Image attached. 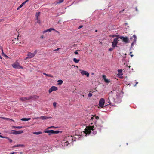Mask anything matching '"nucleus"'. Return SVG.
I'll use <instances>...</instances> for the list:
<instances>
[{
	"instance_id": "nucleus-53",
	"label": "nucleus",
	"mask_w": 154,
	"mask_h": 154,
	"mask_svg": "<svg viewBox=\"0 0 154 154\" xmlns=\"http://www.w3.org/2000/svg\"><path fill=\"white\" fill-rule=\"evenodd\" d=\"M93 119H94L93 117H91V120H93Z\"/></svg>"
},
{
	"instance_id": "nucleus-45",
	"label": "nucleus",
	"mask_w": 154,
	"mask_h": 154,
	"mask_svg": "<svg viewBox=\"0 0 154 154\" xmlns=\"http://www.w3.org/2000/svg\"><path fill=\"white\" fill-rule=\"evenodd\" d=\"M25 3H25L24 2L23 3H22L21 5H22L23 6V5H24Z\"/></svg>"
},
{
	"instance_id": "nucleus-23",
	"label": "nucleus",
	"mask_w": 154,
	"mask_h": 154,
	"mask_svg": "<svg viewBox=\"0 0 154 154\" xmlns=\"http://www.w3.org/2000/svg\"><path fill=\"white\" fill-rule=\"evenodd\" d=\"M80 60L79 59H77L75 58H74L73 59V61L76 63H77Z\"/></svg>"
},
{
	"instance_id": "nucleus-60",
	"label": "nucleus",
	"mask_w": 154,
	"mask_h": 154,
	"mask_svg": "<svg viewBox=\"0 0 154 154\" xmlns=\"http://www.w3.org/2000/svg\"><path fill=\"white\" fill-rule=\"evenodd\" d=\"M2 48V47L0 46V49H1V48Z\"/></svg>"
},
{
	"instance_id": "nucleus-31",
	"label": "nucleus",
	"mask_w": 154,
	"mask_h": 154,
	"mask_svg": "<svg viewBox=\"0 0 154 154\" xmlns=\"http://www.w3.org/2000/svg\"><path fill=\"white\" fill-rule=\"evenodd\" d=\"M53 91L52 89V88H51L49 90L48 92L49 93H50L52 92Z\"/></svg>"
},
{
	"instance_id": "nucleus-39",
	"label": "nucleus",
	"mask_w": 154,
	"mask_h": 154,
	"mask_svg": "<svg viewBox=\"0 0 154 154\" xmlns=\"http://www.w3.org/2000/svg\"><path fill=\"white\" fill-rule=\"evenodd\" d=\"M132 53V52H130V53L131 54ZM131 57H132L133 56V54H131L130 55Z\"/></svg>"
},
{
	"instance_id": "nucleus-63",
	"label": "nucleus",
	"mask_w": 154,
	"mask_h": 154,
	"mask_svg": "<svg viewBox=\"0 0 154 154\" xmlns=\"http://www.w3.org/2000/svg\"><path fill=\"white\" fill-rule=\"evenodd\" d=\"M136 10L137 11V9L136 8Z\"/></svg>"
},
{
	"instance_id": "nucleus-38",
	"label": "nucleus",
	"mask_w": 154,
	"mask_h": 154,
	"mask_svg": "<svg viewBox=\"0 0 154 154\" xmlns=\"http://www.w3.org/2000/svg\"><path fill=\"white\" fill-rule=\"evenodd\" d=\"M18 37H17V38H14L13 40H12V41H14L15 40H18Z\"/></svg>"
},
{
	"instance_id": "nucleus-12",
	"label": "nucleus",
	"mask_w": 154,
	"mask_h": 154,
	"mask_svg": "<svg viewBox=\"0 0 154 154\" xmlns=\"http://www.w3.org/2000/svg\"><path fill=\"white\" fill-rule=\"evenodd\" d=\"M45 133H47L49 135H50L51 134H53V130H46L44 131Z\"/></svg>"
},
{
	"instance_id": "nucleus-61",
	"label": "nucleus",
	"mask_w": 154,
	"mask_h": 154,
	"mask_svg": "<svg viewBox=\"0 0 154 154\" xmlns=\"http://www.w3.org/2000/svg\"><path fill=\"white\" fill-rule=\"evenodd\" d=\"M96 32H97V30H96L95 31Z\"/></svg>"
},
{
	"instance_id": "nucleus-7",
	"label": "nucleus",
	"mask_w": 154,
	"mask_h": 154,
	"mask_svg": "<svg viewBox=\"0 0 154 154\" xmlns=\"http://www.w3.org/2000/svg\"><path fill=\"white\" fill-rule=\"evenodd\" d=\"M51 117L50 116H41L40 117H37L34 118V119H41L42 120H45L51 118Z\"/></svg>"
},
{
	"instance_id": "nucleus-49",
	"label": "nucleus",
	"mask_w": 154,
	"mask_h": 154,
	"mask_svg": "<svg viewBox=\"0 0 154 154\" xmlns=\"http://www.w3.org/2000/svg\"><path fill=\"white\" fill-rule=\"evenodd\" d=\"M9 120H11V121H12V122H14V121L12 119H9Z\"/></svg>"
},
{
	"instance_id": "nucleus-48",
	"label": "nucleus",
	"mask_w": 154,
	"mask_h": 154,
	"mask_svg": "<svg viewBox=\"0 0 154 154\" xmlns=\"http://www.w3.org/2000/svg\"><path fill=\"white\" fill-rule=\"evenodd\" d=\"M29 0H26V1H25L24 2H25V3H26L27 2H28L29 1Z\"/></svg>"
},
{
	"instance_id": "nucleus-14",
	"label": "nucleus",
	"mask_w": 154,
	"mask_h": 154,
	"mask_svg": "<svg viewBox=\"0 0 154 154\" xmlns=\"http://www.w3.org/2000/svg\"><path fill=\"white\" fill-rule=\"evenodd\" d=\"M0 137L2 138H6V139H8L9 140V142L10 143H11L12 142V139L9 138H8V137H4V136H2L0 135Z\"/></svg>"
},
{
	"instance_id": "nucleus-25",
	"label": "nucleus",
	"mask_w": 154,
	"mask_h": 154,
	"mask_svg": "<svg viewBox=\"0 0 154 154\" xmlns=\"http://www.w3.org/2000/svg\"><path fill=\"white\" fill-rule=\"evenodd\" d=\"M40 12H38V13H36V15H35V16L36 17V18H37V19L38 18V17L40 15Z\"/></svg>"
},
{
	"instance_id": "nucleus-2",
	"label": "nucleus",
	"mask_w": 154,
	"mask_h": 154,
	"mask_svg": "<svg viewBox=\"0 0 154 154\" xmlns=\"http://www.w3.org/2000/svg\"><path fill=\"white\" fill-rule=\"evenodd\" d=\"M38 50H35L34 52L33 53H32L30 52H28V53L27 56L29 57V58H31L33 57L37 53Z\"/></svg>"
},
{
	"instance_id": "nucleus-17",
	"label": "nucleus",
	"mask_w": 154,
	"mask_h": 154,
	"mask_svg": "<svg viewBox=\"0 0 154 154\" xmlns=\"http://www.w3.org/2000/svg\"><path fill=\"white\" fill-rule=\"evenodd\" d=\"M31 119L30 118H24L21 119V120L24 121H28Z\"/></svg>"
},
{
	"instance_id": "nucleus-50",
	"label": "nucleus",
	"mask_w": 154,
	"mask_h": 154,
	"mask_svg": "<svg viewBox=\"0 0 154 154\" xmlns=\"http://www.w3.org/2000/svg\"><path fill=\"white\" fill-rule=\"evenodd\" d=\"M15 153L14 152H11V153L10 154H14Z\"/></svg>"
},
{
	"instance_id": "nucleus-5",
	"label": "nucleus",
	"mask_w": 154,
	"mask_h": 154,
	"mask_svg": "<svg viewBox=\"0 0 154 154\" xmlns=\"http://www.w3.org/2000/svg\"><path fill=\"white\" fill-rule=\"evenodd\" d=\"M119 38L122 39L124 42L126 43H128L129 42L128 39L127 37H124L123 36H121Z\"/></svg>"
},
{
	"instance_id": "nucleus-36",
	"label": "nucleus",
	"mask_w": 154,
	"mask_h": 154,
	"mask_svg": "<svg viewBox=\"0 0 154 154\" xmlns=\"http://www.w3.org/2000/svg\"><path fill=\"white\" fill-rule=\"evenodd\" d=\"M63 0H59L58 2V3H61L63 2Z\"/></svg>"
},
{
	"instance_id": "nucleus-54",
	"label": "nucleus",
	"mask_w": 154,
	"mask_h": 154,
	"mask_svg": "<svg viewBox=\"0 0 154 154\" xmlns=\"http://www.w3.org/2000/svg\"><path fill=\"white\" fill-rule=\"evenodd\" d=\"M112 49L110 48V49H109V51H112Z\"/></svg>"
},
{
	"instance_id": "nucleus-43",
	"label": "nucleus",
	"mask_w": 154,
	"mask_h": 154,
	"mask_svg": "<svg viewBox=\"0 0 154 154\" xmlns=\"http://www.w3.org/2000/svg\"><path fill=\"white\" fill-rule=\"evenodd\" d=\"M60 49V48H57L56 49L54 50V51H58Z\"/></svg>"
},
{
	"instance_id": "nucleus-27",
	"label": "nucleus",
	"mask_w": 154,
	"mask_h": 154,
	"mask_svg": "<svg viewBox=\"0 0 154 154\" xmlns=\"http://www.w3.org/2000/svg\"><path fill=\"white\" fill-rule=\"evenodd\" d=\"M36 20H37V21L36 22V23L40 24L41 23V21L39 20L38 19V18L37 19L36 18Z\"/></svg>"
},
{
	"instance_id": "nucleus-34",
	"label": "nucleus",
	"mask_w": 154,
	"mask_h": 154,
	"mask_svg": "<svg viewBox=\"0 0 154 154\" xmlns=\"http://www.w3.org/2000/svg\"><path fill=\"white\" fill-rule=\"evenodd\" d=\"M97 133V132L96 131H93L92 132V133L93 134H94V135H95Z\"/></svg>"
},
{
	"instance_id": "nucleus-58",
	"label": "nucleus",
	"mask_w": 154,
	"mask_h": 154,
	"mask_svg": "<svg viewBox=\"0 0 154 154\" xmlns=\"http://www.w3.org/2000/svg\"><path fill=\"white\" fill-rule=\"evenodd\" d=\"M109 104H110L111 103V102H110V101H109Z\"/></svg>"
},
{
	"instance_id": "nucleus-42",
	"label": "nucleus",
	"mask_w": 154,
	"mask_h": 154,
	"mask_svg": "<svg viewBox=\"0 0 154 154\" xmlns=\"http://www.w3.org/2000/svg\"><path fill=\"white\" fill-rule=\"evenodd\" d=\"M74 53L75 54H76V55L78 54V53L77 51H75L74 52Z\"/></svg>"
},
{
	"instance_id": "nucleus-57",
	"label": "nucleus",
	"mask_w": 154,
	"mask_h": 154,
	"mask_svg": "<svg viewBox=\"0 0 154 154\" xmlns=\"http://www.w3.org/2000/svg\"><path fill=\"white\" fill-rule=\"evenodd\" d=\"M138 83V82H136V84L135 85V86H136V85Z\"/></svg>"
},
{
	"instance_id": "nucleus-59",
	"label": "nucleus",
	"mask_w": 154,
	"mask_h": 154,
	"mask_svg": "<svg viewBox=\"0 0 154 154\" xmlns=\"http://www.w3.org/2000/svg\"><path fill=\"white\" fill-rule=\"evenodd\" d=\"M130 67H131V66H128V67H129V68H130Z\"/></svg>"
},
{
	"instance_id": "nucleus-6",
	"label": "nucleus",
	"mask_w": 154,
	"mask_h": 154,
	"mask_svg": "<svg viewBox=\"0 0 154 154\" xmlns=\"http://www.w3.org/2000/svg\"><path fill=\"white\" fill-rule=\"evenodd\" d=\"M33 98L32 96H30L29 97H22L20 98V99L22 101H25L31 99Z\"/></svg>"
},
{
	"instance_id": "nucleus-55",
	"label": "nucleus",
	"mask_w": 154,
	"mask_h": 154,
	"mask_svg": "<svg viewBox=\"0 0 154 154\" xmlns=\"http://www.w3.org/2000/svg\"><path fill=\"white\" fill-rule=\"evenodd\" d=\"M41 38H43V36H42L41 37Z\"/></svg>"
},
{
	"instance_id": "nucleus-28",
	"label": "nucleus",
	"mask_w": 154,
	"mask_h": 154,
	"mask_svg": "<svg viewBox=\"0 0 154 154\" xmlns=\"http://www.w3.org/2000/svg\"><path fill=\"white\" fill-rule=\"evenodd\" d=\"M17 147H23L24 146V145L23 144H18L16 145Z\"/></svg>"
},
{
	"instance_id": "nucleus-18",
	"label": "nucleus",
	"mask_w": 154,
	"mask_h": 154,
	"mask_svg": "<svg viewBox=\"0 0 154 154\" xmlns=\"http://www.w3.org/2000/svg\"><path fill=\"white\" fill-rule=\"evenodd\" d=\"M11 134H14L16 135V130H12L10 131V132L9 133Z\"/></svg>"
},
{
	"instance_id": "nucleus-64",
	"label": "nucleus",
	"mask_w": 154,
	"mask_h": 154,
	"mask_svg": "<svg viewBox=\"0 0 154 154\" xmlns=\"http://www.w3.org/2000/svg\"><path fill=\"white\" fill-rule=\"evenodd\" d=\"M126 54H125V55H126Z\"/></svg>"
},
{
	"instance_id": "nucleus-47",
	"label": "nucleus",
	"mask_w": 154,
	"mask_h": 154,
	"mask_svg": "<svg viewBox=\"0 0 154 154\" xmlns=\"http://www.w3.org/2000/svg\"><path fill=\"white\" fill-rule=\"evenodd\" d=\"M54 31H55L57 33H59V32H58V31H57L56 30H54Z\"/></svg>"
},
{
	"instance_id": "nucleus-29",
	"label": "nucleus",
	"mask_w": 154,
	"mask_h": 154,
	"mask_svg": "<svg viewBox=\"0 0 154 154\" xmlns=\"http://www.w3.org/2000/svg\"><path fill=\"white\" fill-rule=\"evenodd\" d=\"M2 119H5V120H9L10 119L9 118H5L3 117H1Z\"/></svg>"
},
{
	"instance_id": "nucleus-46",
	"label": "nucleus",
	"mask_w": 154,
	"mask_h": 154,
	"mask_svg": "<svg viewBox=\"0 0 154 154\" xmlns=\"http://www.w3.org/2000/svg\"><path fill=\"white\" fill-rule=\"evenodd\" d=\"M95 118H96L97 119H99V117L98 116H96L95 117Z\"/></svg>"
},
{
	"instance_id": "nucleus-10",
	"label": "nucleus",
	"mask_w": 154,
	"mask_h": 154,
	"mask_svg": "<svg viewBox=\"0 0 154 154\" xmlns=\"http://www.w3.org/2000/svg\"><path fill=\"white\" fill-rule=\"evenodd\" d=\"M81 73L83 75H86L87 77H88L89 76V73L86 71H83V70L81 72Z\"/></svg>"
},
{
	"instance_id": "nucleus-37",
	"label": "nucleus",
	"mask_w": 154,
	"mask_h": 154,
	"mask_svg": "<svg viewBox=\"0 0 154 154\" xmlns=\"http://www.w3.org/2000/svg\"><path fill=\"white\" fill-rule=\"evenodd\" d=\"M118 72L119 73H122V69H119L118 70Z\"/></svg>"
},
{
	"instance_id": "nucleus-32",
	"label": "nucleus",
	"mask_w": 154,
	"mask_h": 154,
	"mask_svg": "<svg viewBox=\"0 0 154 154\" xmlns=\"http://www.w3.org/2000/svg\"><path fill=\"white\" fill-rule=\"evenodd\" d=\"M53 91L52 89V88H51L49 90L48 92L49 93H50L52 92Z\"/></svg>"
},
{
	"instance_id": "nucleus-9",
	"label": "nucleus",
	"mask_w": 154,
	"mask_h": 154,
	"mask_svg": "<svg viewBox=\"0 0 154 154\" xmlns=\"http://www.w3.org/2000/svg\"><path fill=\"white\" fill-rule=\"evenodd\" d=\"M130 39L133 41V42L131 44V46H132L134 43L136 42L137 39L136 36L135 35H134L133 36L131 37Z\"/></svg>"
},
{
	"instance_id": "nucleus-33",
	"label": "nucleus",
	"mask_w": 154,
	"mask_h": 154,
	"mask_svg": "<svg viewBox=\"0 0 154 154\" xmlns=\"http://www.w3.org/2000/svg\"><path fill=\"white\" fill-rule=\"evenodd\" d=\"M88 97H91L92 96V93H89L88 95Z\"/></svg>"
},
{
	"instance_id": "nucleus-20",
	"label": "nucleus",
	"mask_w": 154,
	"mask_h": 154,
	"mask_svg": "<svg viewBox=\"0 0 154 154\" xmlns=\"http://www.w3.org/2000/svg\"><path fill=\"white\" fill-rule=\"evenodd\" d=\"M42 133V132L41 131L39 132H33V134H34L36 135H38L40 134H41Z\"/></svg>"
},
{
	"instance_id": "nucleus-40",
	"label": "nucleus",
	"mask_w": 154,
	"mask_h": 154,
	"mask_svg": "<svg viewBox=\"0 0 154 154\" xmlns=\"http://www.w3.org/2000/svg\"><path fill=\"white\" fill-rule=\"evenodd\" d=\"M83 27V26L82 25H81V26H80L79 27H78V29H80L82 28Z\"/></svg>"
},
{
	"instance_id": "nucleus-52",
	"label": "nucleus",
	"mask_w": 154,
	"mask_h": 154,
	"mask_svg": "<svg viewBox=\"0 0 154 154\" xmlns=\"http://www.w3.org/2000/svg\"><path fill=\"white\" fill-rule=\"evenodd\" d=\"M17 147V146H16V145H15L13 146V147L14 148V147Z\"/></svg>"
},
{
	"instance_id": "nucleus-44",
	"label": "nucleus",
	"mask_w": 154,
	"mask_h": 154,
	"mask_svg": "<svg viewBox=\"0 0 154 154\" xmlns=\"http://www.w3.org/2000/svg\"><path fill=\"white\" fill-rule=\"evenodd\" d=\"M124 11V9L120 11L119 13H122Z\"/></svg>"
},
{
	"instance_id": "nucleus-22",
	"label": "nucleus",
	"mask_w": 154,
	"mask_h": 154,
	"mask_svg": "<svg viewBox=\"0 0 154 154\" xmlns=\"http://www.w3.org/2000/svg\"><path fill=\"white\" fill-rule=\"evenodd\" d=\"M53 91H55L57 90V87L54 86H52L51 87Z\"/></svg>"
},
{
	"instance_id": "nucleus-16",
	"label": "nucleus",
	"mask_w": 154,
	"mask_h": 154,
	"mask_svg": "<svg viewBox=\"0 0 154 154\" xmlns=\"http://www.w3.org/2000/svg\"><path fill=\"white\" fill-rule=\"evenodd\" d=\"M23 133V131L22 130H20V131H16V135L20 134H22Z\"/></svg>"
},
{
	"instance_id": "nucleus-19",
	"label": "nucleus",
	"mask_w": 154,
	"mask_h": 154,
	"mask_svg": "<svg viewBox=\"0 0 154 154\" xmlns=\"http://www.w3.org/2000/svg\"><path fill=\"white\" fill-rule=\"evenodd\" d=\"M58 84L59 85H61L63 83V81L61 80H59L57 81Z\"/></svg>"
},
{
	"instance_id": "nucleus-35",
	"label": "nucleus",
	"mask_w": 154,
	"mask_h": 154,
	"mask_svg": "<svg viewBox=\"0 0 154 154\" xmlns=\"http://www.w3.org/2000/svg\"><path fill=\"white\" fill-rule=\"evenodd\" d=\"M22 6H23L22 5H20L17 8V10L19 9L20 8H21Z\"/></svg>"
},
{
	"instance_id": "nucleus-51",
	"label": "nucleus",
	"mask_w": 154,
	"mask_h": 154,
	"mask_svg": "<svg viewBox=\"0 0 154 154\" xmlns=\"http://www.w3.org/2000/svg\"><path fill=\"white\" fill-rule=\"evenodd\" d=\"M29 58V57L28 56V57H26V58L25 59V60H26Z\"/></svg>"
},
{
	"instance_id": "nucleus-41",
	"label": "nucleus",
	"mask_w": 154,
	"mask_h": 154,
	"mask_svg": "<svg viewBox=\"0 0 154 154\" xmlns=\"http://www.w3.org/2000/svg\"><path fill=\"white\" fill-rule=\"evenodd\" d=\"M52 127H54V126H51V127H48L47 128V129H50Z\"/></svg>"
},
{
	"instance_id": "nucleus-56",
	"label": "nucleus",
	"mask_w": 154,
	"mask_h": 154,
	"mask_svg": "<svg viewBox=\"0 0 154 154\" xmlns=\"http://www.w3.org/2000/svg\"><path fill=\"white\" fill-rule=\"evenodd\" d=\"M19 153H20V154H23L22 152H20Z\"/></svg>"
},
{
	"instance_id": "nucleus-4",
	"label": "nucleus",
	"mask_w": 154,
	"mask_h": 154,
	"mask_svg": "<svg viewBox=\"0 0 154 154\" xmlns=\"http://www.w3.org/2000/svg\"><path fill=\"white\" fill-rule=\"evenodd\" d=\"M13 67L15 69H23V67L20 66L18 63H14L12 65Z\"/></svg>"
},
{
	"instance_id": "nucleus-1",
	"label": "nucleus",
	"mask_w": 154,
	"mask_h": 154,
	"mask_svg": "<svg viewBox=\"0 0 154 154\" xmlns=\"http://www.w3.org/2000/svg\"><path fill=\"white\" fill-rule=\"evenodd\" d=\"M94 126H89L87 127L84 132L86 134H89L91 132V130H94Z\"/></svg>"
},
{
	"instance_id": "nucleus-30",
	"label": "nucleus",
	"mask_w": 154,
	"mask_h": 154,
	"mask_svg": "<svg viewBox=\"0 0 154 154\" xmlns=\"http://www.w3.org/2000/svg\"><path fill=\"white\" fill-rule=\"evenodd\" d=\"M56 103L55 102H54L53 103V105L54 108H56Z\"/></svg>"
},
{
	"instance_id": "nucleus-13",
	"label": "nucleus",
	"mask_w": 154,
	"mask_h": 154,
	"mask_svg": "<svg viewBox=\"0 0 154 154\" xmlns=\"http://www.w3.org/2000/svg\"><path fill=\"white\" fill-rule=\"evenodd\" d=\"M52 30H55V29L53 28H51L50 29L46 30L43 32V33H45L47 32H51Z\"/></svg>"
},
{
	"instance_id": "nucleus-24",
	"label": "nucleus",
	"mask_w": 154,
	"mask_h": 154,
	"mask_svg": "<svg viewBox=\"0 0 154 154\" xmlns=\"http://www.w3.org/2000/svg\"><path fill=\"white\" fill-rule=\"evenodd\" d=\"M1 49H2V55L5 56V57H8V56H7L6 55H5V53H4L2 48H1Z\"/></svg>"
},
{
	"instance_id": "nucleus-3",
	"label": "nucleus",
	"mask_w": 154,
	"mask_h": 154,
	"mask_svg": "<svg viewBox=\"0 0 154 154\" xmlns=\"http://www.w3.org/2000/svg\"><path fill=\"white\" fill-rule=\"evenodd\" d=\"M105 103V100L103 98H101L99 102V106L101 108H103Z\"/></svg>"
},
{
	"instance_id": "nucleus-11",
	"label": "nucleus",
	"mask_w": 154,
	"mask_h": 154,
	"mask_svg": "<svg viewBox=\"0 0 154 154\" xmlns=\"http://www.w3.org/2000/svg\"><path fill=\"white\" fill-rule=\"evenodd\" d=\"M103 79L104 81L106 83H109L110 82V80L107 79L106 78V76L105 75H103L102 76Z\"/></svg>"
},
{
	"instance_id": "nucleus-26",
	"label": "nucleus",
	"mask_w": 154,
	"mask_h": 154,
	"mask_svg": "<svg viewBox=\"0 0 154 154\" xmlns=\"http://www.w3.org/2000/svg\"><path fill=\"white\" fill-rule=\"evenodd\" d=\"M59 132H60V131H54L53 130V134H57L59 133Z\"/></svg>"
},
{
	"instance_id": "nucleus-8",
	"label": "nucleus",
	"mask_w": 154,
	"mask_h": 154,
	"mask_svg": "<svg viewBox=\"0 0 154 154\" xmlns=\"http://www.w3.org/2000/svg\"><path fill=\"white\" fill-rule=\"evenodd\" d=\"M118 41H119V40H118L117 38H115L114 39L113 41L112 42V47H115L116 46L118 43Z\"/></svg>"
},
{
	"instance_id": "nucleus-62",
	"label": "nucleus",
	"mask_w": 154,
	"mask_h": 154,
	"mask_svg": "<svg viewBox=\"0 0 154 154\" xmlns=\"http://www.w3.org/2000/svg\"><path fill=\"white\" fill-rule=\"evenodd\" d=\"M113 37H114V35L113 36H112Z\"/></svg>"
},
{
	"instance_id": "nucleus-21",
	"label": "nucleus",
	"mask_w": 154,
	"mask_h": 154,
	"mask_svg": "<svg viewBox=\"0 0 154 154\" xmlns=\"http://www.w3.org/2000/svg\"><path fill=\"white\" fill-rule=\"evenodd\" d=\"M43 74H44V75H46V76H48V77H52V78H53V76L51 75L50 74H48L45 73H43Z\"/></svg>"
},
{
	"instance_id": "nucleus-15",
	"label": "nucleus",
	"mask_w": 154,
	"mask_h": 154,
	"mask_svg": "<svg viewBox=\"0 0 154 154\" xmlns=\"http://www.w3.org/2000/svg\"><path fill=\"white\" fill-rule=\"evenodd\" d=\"M12 127L13 128L15 129H20L22 128H23V127L21 126H12Z\"/></svg>"
}]
</instances>
